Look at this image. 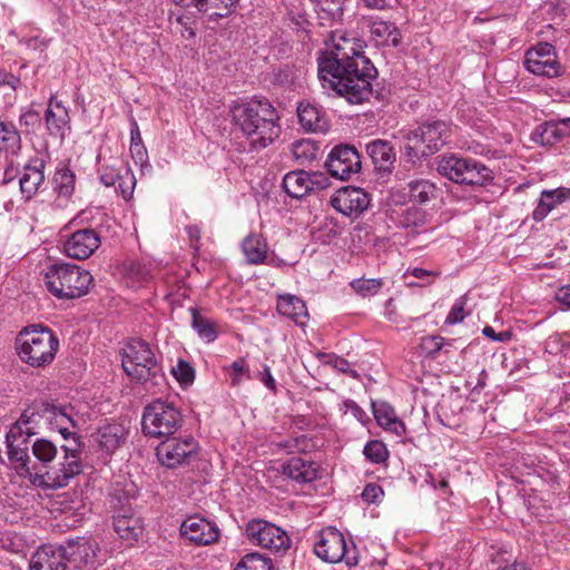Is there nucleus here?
Returning a JSON list of instances; mask_svg holds the SVG:
<instances>
[{
  "label": "nucleus",
  "mask_w": 570,
  "mask_h": 570,
  "mask_svg": "<svg viewBox=\"0 0 570 570\" xmlns=\"http://www.w3.org/2000/svg\"><path fill=\"white\" fill-rule=\"evenodd\" d=\"M317 75L324 89L344 97L350 104H362L373 94L372 80L377 70L356 48L353 38L342 36L331 50L320 53Z\"/></svg>",
  "instance_id": "f257e3e1"
},
{
  "label": "nucleus",
  "mask_w": 570,
  "mask_h": 570,
  "mask_svg": "<svg viewBox=\"0 0 570 570\" xmlns=\"http://www.w3.org/2000/svg\"><path fill=\"white\" fill-rule=\"evenodd\" d=\"M62 458L58 463H53L58 455V449L53 442L47 439H37L31 446L35 458L43 468V472H35L36 466L31 468V482L39 487L48 489H61L67 485L83 471L81 461L80 442L72 439L69 445L60 446Z\"/></svg>",
  "instance_id": "f03ea898"
},
{
  "label": "nucleus",
  "mask_w": 570,
  "mask_h": 570,
  "mask_svg": "<svg viewBox=\"0 0 570 570\" xmlns=\"http://www.w3.org/2000/svg\"><path fill=\"white\" fill-rule=\"evenodd\" d=\"M230 115L254 148H266L281 135L278 111L267 98L240 100L230 108Z\"/></svg>",
  "instance_id": "7ed1b4c3"
},
{
  "label": "nucleus",
  "mask_w": 570,
  "mask_h": 570,
  "mask_svg": "<svg viewBox=\"0 0 570 570\" xmlns=\"http://www.w3.org/2000/svg\"><path fill=\"white\" fill-rule=\"evenodd\" d=\"M59 348V340L47 326L35 324L23 327L16 337L19 358L31 367H45L53 360Z\"/></svg>",
  "instance_id": "20e7f679"
},
{
  "label": "nucleus",
  "mask_w": 570,
  "mask_h": 570,
  "mask_svg": "<svg viewBox=\"0 0 570 570\" xmlns=\"http://www.w3.org/2000/svg\"><path fill=\"white\" fill-rule=\"evenodd\" d=\"M122 368L128 376L146 386L147 391L161 385L165 376L149 344L131 340L122 350Z\"/></svg>",
  "instance_id": "39448f33"
},
{
  "label": "nucleus",
  "mask_w": 570,
  "mask_h": 570,
  "mask_svg": "<svg viewBox=\"0 0 570 570\" xmlns=\"http://www.w3.org/2000/svg\"><path fill=\"white\" fill-rule=\"evenodd\" d=\"M45 282L48 291L57 298L73 299L89 292L94 277L87 269L75 264L58 262L47 267Z\"/></svg>",
  "instance_id": "423d86ee"
},
{
  "label": "nucleus",
  "mask_w": 570,
  "mask_h": 570,
  "mask_svg": "<svg viewBox=\"0 0 570 570\" xmlns=\"http://www.w3.org/2000/svg\"><path fill=\"white\" fill-rule=\"evenodd\" d=\"M38 417L35 411H23L6 435L8 458L17 473L23 478H31L29 443L30 438L37 433Z\"/></svg>",
  "instance_id": "0eeeda50"
},
{
  "label": "nucleus",
  "mask_w": 570,
  "mask_h": 570,
  "mask_svg": "<svg viewBox=\"0 0 570 570\" xmlns=\"http://www.w3.org/2000/svg\"><path fill=\"white\" fill-rule=\"evenodd\" d=\"M451 131V125L444 120L429 121L410 131L404 145L406 160L415 165L435 154L449 141Z\"/></svg>",
  "instance_id": "6e6552de"
},
{
  "label": "nucleus",
  "mask_w": 570,
  "mask_h": 570,
  "mask_svg": "<svg viewBox=\"0 0 570 570\" xmlns=\"http://www.w3.org/2000/svg\"><path fill=\"white\" fill-rule=\"evenodd\" d=\"M438 171L455 184L485 186L493 180V173L482 163L456 155L443 156L438 163Z\"/></svg>",
  "instance_id": "1a4fd4ad"
},
{
  "label": "nucleus",
  "mask_w": 570,
  "mask_h": 570,
  "mask_svg": "<svg viewBox=\"0 0 570 570\" xmlns=\"http://www.w3.org/2000/svg\"><path fill=\"white\" fill-rule=\"evenodd\" d=\"M183 424V415L173 403L156 400L145 406L141 417V430L150 438H169Z\"/></svg>",
  "instance_id": "9d476101"
},
{
  "label": "nucleus",
  "mask_w": 570,
  "mask_h": 570,
  "mask_svg": "<svg viewBox=\"0 0 570 570\" xmlns=\"http://www.w3.org/2000/svg\"><path fill=\"white\" fill-rule=\"evenodd\" d=\"M314 551L320 559L330 563L344 561L348 567L358 563V551L354 542L348 546L343 533L332 527L320 532Z\"/></svg>",
  "instance_id": "9b49d317"
},
{
  "label": "nucleus",
  "mask_w": 570,
  "mask_h": 570,
  "mask_svg": "<svg viewBox=\"0 0 570 570\" xmlns=\"http://www.w3.org/2000/svg\"><path fill=\"white\" fill-rule=\"evenodd\" d=\"M248 541L275 552H284L291 546V539L286 531L263 519L249 521L245 529Z\"/></svg>",
  "instance_id": "f8f14e48"
},
{
  "label": "nucleus",
  "mask_w": 570,
  "mask_h": 570,
  "mask_svg": "<svg viewBox=\"0 0 570 570\" xmlns=\"http://www.w3.org/2000/svg\"><path fill=\"white\" fill-rule=\"evenodd\" d=\"M523 66L529 72L546 78H556L563 73L556 48L549 42H539L528 49Z\"/></svg>",
  "instance_id": "ddd939ff"
},
{
  "label": "nucleus",
  "mask_w": 570,
  "mask_h": 570,
  "mask_svg": "<svg viewBox=\"0 0 570 570\" xmlns=\"http://www.w3.org/2000/svg\"><path fill=\"white\" fill-rule=\"evenodd\" d=\"M325 165L332 177L346 180L361 171V155L352 145H337L328 154Z\"/></svg>",
  "instance_id": "4468645a"
},
{
  "label": "nucleus",
  "mask_w": 570,
  "mask_h": 570,
  "mask_svg": "<svg viewBox=\"0 0 570 570\" xmlns=\"http://www.w3.org/2000/svg\"><path fill=\"white\" fill-rule=\"evenodd\" d=\"M65 554L63 562L67 570H91L95 568L98 546L96 542L78 538L68 540L65 546H59Z\"/></svg>",
  "instance_id": "2eb2a0df"
},
{
  "label": "nucleus",
  "mask_w": 570,
  "mask_h": 570,
  "mask_svg": "<svg viewBox=\"0 0 570 570\" xmlns=\"http://www.w3.org/2000/svg\"><path fill=\"white\" fill-rule=\"evenodd\" d=\"M196 451L197 443L193 438L183 440L166 438V440L156 448V455L163 465L174 469L187 463Z\"/></svg>",
  "instance_id": "dca6fc26"
},
{
  "label": "nucleus",
  "mask_w": 570,
  "mask_h": 570,
  "mask_svg": "<svg viewBox=\"0 0 570 570\" xmlns=\"http://www.w3.org/2000/svg\"><path fill=\"white\" fill-rule=\"evenodd\" d=\"M370 195L358 187L346 186L336 190L331 197V205L338 213L357 218L370 206Z\"/></svg>",
  "instance_id": "f3484780"
},
{
  "label": "nucleus",
  "mask_w": 570,
  "mask_h": 570,
  "mask_svg": "<svg viewBox=\"0 0 570 570\" xmlns=\"http://www.w3.org/2000/svg\"><path fill=\"white\" fill-rule=\"evenodd\" d=\"M101 239L97 230L83 228L72 233L63 243V252L73 259L89 258L100 246Z\"/></svg>",
  "instance_id": "a211bd4d"
},
{
  "label": "nucleus",
  "mask_w": 570,
  "mask_h": 570,
  "mask_svg": "<svg viewBox=\"0 0 570 570\" xmlns=\"http://www.w3.org/2000/svg\"><path fill=\"white\" fill-rule=\"evenodd\" d=\"M46 155H37L23 166L19 185L22 196L30 200L45 183V168L47 165Z\"/></svg>",
  "instance_id": "6ab92c4d"
},
{
  "label": "nucleus",
  "mask_w": 570,
  "mask_h": 570,
  "mask_svg": "<svg viewBox=\"0 0 570 570\" xmlns=\"http://www.w3.org/2000/svg\"><path fill=\"white\" fill-rule=\"evenodd\" d=\"M180 533L197 546H207L217 541L218 527L215 523L199 517H189L180 525Z\"/></svg>",
  "instance_id": "aec40b11"
},
{
  "label": "nucleus",
  "mask_w": 570,
  "mask_h": 570,
  "mask_svg": "<svg viewBox=\"0 0 570 570\" xmlns=\"http://www.w3.org/2000/svg\"><path fill=\"white\" fill-rule=\"evenodd\" d=\"M45 124L50 136L63 139L70 131V116L67 107L56 95H51L45 111Z\"/></svg>",
  "instance_id": "412c9836"
},
{
  "label": "nucleus",
  "mask_w": 570,
  "mask_h": 570,
  "mask_svg": "<svg viewBox=\"0 0 570 570\" xmlns=\"http://www.w3.org/2000/svg\"><path fill=\"white\" fill-rule=\"evenodd\" d=\"M65 554L59 546L45 544L38 548L32 554L29 569L30 570H67L63 562Z\"/></svg>",
  "instance_id": "4be33fe9"
},
{
  "label": "nucleus",
  "mask_w": 570,
  "mask_h": 570,
  "mask_svg": "<svg viewBox=\"0 0 570 570\" xmlns=\"http://www.w3.org/2000/svg\"><path fill=\"white\" fill-rule=\"evenodd\" d=\"M277 312L285 317L291 318L296 325L303 327L309 317L306 303L293 294L277 295Z\"/></svg>",
  "instance_id": "5701e85b"
},
{
  "label": "nucleus",
  "mask_w": 570,
  "mask_h": 570,
  "mask_svg": "<svg viewBox=\"0 0 570 570\" xmlns=\"http://www.w3.org/2000/svg\"><path fill=\"white\" fill-rule=\"evenodd\" d=\"M366 151L377 170L386 174L392 173L396 154L390 141L375 139L366 145Z\"/></svg>",
  "instance_id": "b1692460"
},
{
  "label": "nucleus",
  "mask_w": 570,
  "mask_h": 570,
  "mask_svg": "<svg viewBox=\"0 0 570 570\" xmlns=\"http://www.w3.org/2000/svg\"><path fill=\"white\" fill-rule=\"evenodd\" d=\"M372 39L381 47H397L401 43L402 35L394 22L382 19L367 21Z\"/></svg>",
  "instance_id": "393cba45"
},
{
  "label": "nucleus",
  "mask_w": 570,
  "mask_h": 570,
  "mask_svg": "<svg viewBox=\"0 0 570 570\" xmlns=\"http://www.w3.org/2000/svg\"><path fill=\"white\" fill-rule=\"evenodd\" d=\"M127 438L126 429L119 423H108L100 426L96 433V442L106 454L114 453Z\"/></svg>",
  "instance_id": "a878e982"
},
{
  "label": "nucleus",
  "mask_w": 570,
  "mask_h": 570,
  "mask_svg": "<svg viewBox=\"0 0 570 570\" xmlns=\"http://www.w3.org/2000/svg\"><path fill=\"white\" fill-rule=\"evenodd\" d=\"M372 411L377 424L385 431L392 432L396 436L405 434V424L396 416L394 409L389 403L373 401Z\"/></svg>",
  "instance_id": "bb28decb"
},
{
  "label": "nucleus",
  "mask_w": 570,
  "mask_h": 570,
  "mask_svg": "<svg viewBox=\"0 0 570 570\" xmlns=\"http://www.w3.org/2000/svg\"><path fill=\"white\" fill-rule=\"evenodd\" d=\"M567 200H570V188L559 187L542 190L540 200L532 213L533 220H543L552 209Z\"/></svg>",
  "instance_id": "cd10ccee"
},
{
  "label": "nucleus",
  "mask_w": 570,
  "mask_h": 570,
  "mask_svg": "<svg viewBox=\"0 0 570 570\" xmlns=\"http://www.w3.org/2000/svg\"><path fill=\"white\" fill-rule=\"evenodd\" d=\"M283 474L287 478L301 482H312L317 478V469L311 461L302 458H292L282 466Z\"/></svg>",
  "instance_id": "c85d7f7f"
},
{
  "label": "nucleus",
  "mask_w": 570,
  "mask_h": 570,
  "mask_svg": "<svg viewBox=\"0 0 570 570\" xmlns=\"http://www.w3.org/2000/svg\"><path fill=\"white\" fill-rule=\"evenodd\" d=\"M242 249L246 262L250 265H259L267 258L268 245L266 239L258 234H249L242 243Z\"/></svg>",
  "instance_id": "c756f323"
},
{
  "label": "nucleus",
  "mask_w": 570,
  "mask_h": 570,
  "mask_svg": "<svg viewBox=\"0 0 570 570\" xmlns=\"http://www.w3.org/2000/svg\"><path fill=\"white\" fill-rule=\"evenodd\" d=\"M309 176L305 170H293L283 178V189L293 198H302L311 193Z\"/></svg>",
  "instance_id": "7c9ffc66"
},
{
  "label": "nucleus",
  "mask_w": 570,
  "mask_h": 570,
  "mask_svg": "<svg viewBox=\"0 0 570 570\" xmlns=\"http://www.w3.org/2000/svg\"><path fill=\"white\" fill-rule=\"evenodd\" d=\"M297 117L299 124L306 130L323 131L326 128V121L320 109L309 102H301L298 105Z\"/></svg>",
  "instance_id": "2f4dec72"
},
{
  "label": "nucleus",
  "mask_w": 570,
  "mask_h": 570,
  "mask_svg": "<svg viewBox=\"0 0 570 570\" xmlns=\"http://www.w3.org/2000/svg\"><path fill=\"white\" fill-rule=\"evenodd\" d=\"M561 129L558 127L556 121H546L538 125L532 134L531 140L540 146L551 147L563 140Z\"/></svg>",
  "instance_id": "473e14b6"
},
{
  "label": "nucleus",
  "mask_w": 570,
  "mask_h": 570,
  "mask_svg": "<svg viewBox=\"0 0 570 570\" xmlns=\"http://www.w3.org/2000/svg\"><path fill=\"white\" fill-rule=\"evenodd\" d=\"M114 528L118 537L129 544L137 541L142 532L139 520L132 515H116L114 518Z\"/></svg>",
  "instance_id": "72a5a7b5"
},
{
  "label": "nucleus",
  "mask_w": 570,
  "mask_h": 570,
  "mask_svg": "<svg viewBox=\"0 0 570 570\" xmlns=\"http://www.w3.org/2000/svg\"><path fill=\"white\" fill-rule=\"evenodd\" d=\"M238 0H197V10L209 17L210 20L224 18L233 12Z\"/></svg>",
  "instance_id": "f704fd0d"
},
{
  "label": "nucleus",
  "mask_w": 570,
  "mask_h": 570,
  "mask_svg": "<svg viewBox=\"0 0 570 570\" xmlns=\"http://www.w3.org/2000/svg\"><path fill=\"white\" fill-rule=\"evenodd\" d=\"M409 198L415 204H425L433 199L436 194L435 185L425 178H416L407 184Z\"/></svg>",
  "instance_id": "c9c22d12"
},
{
  "label": "nucleus",
  "mask_w": 570,
  "mask_h": 570,
  "mask_svg": "<svg viewBox=\"0 0 570 570\" xmlns=\"http://www.w3.org/2000/svg\"><path fill=\"white\" fill-rule=\"evenodd\" d=\"M191 326L202 340L208 343L214 342L218 336L217 324L208 317L198 313L197 308L191 307Z\"/></svg>",
  "instance_id": "e433bc0d"
},
{
  "label": "nucleus",
  "mask_w": 570,
  "mask_h": 570,
  "mask_svg": "<svg viewBox=\"0 0 570 570\" xmlns=\"http://www.w3.org/2000/svg\"><path fill=\"white\" fill-rule=\"evenodd\" d=\"M52 184L59 196L69 198L75 191V174L66 166L58 168L53 175Z\"/></svg>",
  "instance_id": "4c0bfd02"
},
{
  "label": "nucleus",
  "mask_w": 570,
  "mask_h": 570,
  "mask_svg": "<svg viewBox=\"0 0 570 570\" xmlns=\"http://www.w3.org/2000/svg\"><path fill=\"white\" fill-rule=\"evenodd\" d=\"M320 147L309 139L297 140L292 145V154L301 165H307L316 159Z\"/></svg>",
  "instance_id": "58836bf2"
},
{
  "label": "nucleus",
  "mask_w": 570,
  "mask_h": 570,
  "mask_svg": "<svg viewBox=\"0 0 570 570\" xmlns=\"http://www.w3.org/2000/svg\"><path fill=\"white\" fill-rule=\"evenodd\" d=\"M46 412L51 415L50 417L58 425L59 432L62 434L65 440H67L68 436L72 434L69 432V425L75 426V422L68 410L66 407L50 405L46 409Z\"/></svg>",
  "instance_id": "ea45409f"
},
{
  "label": "nucleus",
  "mask_w": 570,
  "mask_h": 570,
  "mask_svg": "<svg viewBox=\"0 0 570 570\" xmlns=\"http://www.w3.org/2000/svg\"><path fill=\"white\" fill-rule=\"evenodd\" d=\"M20 135L12 122L0 120V148L14 150L20 145Z\"/></svg>",
  "instance_id": "a19ab883"
},
{
  "label": "nucleus",
  "mask_w": 570,
  "mask_h": 570,
  "mask_svg": "<svg viewBox=\"0 0 570 570\" xmlns=\"http://www.w3.org/2000/svg\"><path fill=\"white\" fill-rule=\"evenodd\" d=\"M234 570H273L272 561L257 552L242 558Z\"/></svg>",
  "instance_id": "79ce46f5"
},
{
  "label": "nucleus",
  "mask_w": 570,
  "mask_h": 570,
  "mask_svg": "<svg viewBox=\"0 0 570 570\" xmlns=\"http://www.w3.org/2000/svg\"><path fill=\"white\" fill-rule=\"evenodd\" d=\"M322 19L340 20L343 16L344 0H313Z\"/></svg>",
  "instance_id": "37998d69"
},
{
  "label": "nucleus",
  "mask_w": 570,
  "mask_h": 570,
  "mask_svg": "<svg viewBox=\"0 0 570 570\" xmlns=\"http://www.w3.org/2000/svg\"><path fill=\"white\" fill-rule=\"evenodd\" d=\"M350 285L362 297H368L381 289L383 282L380 278H358L352 281Z\"/></svg>",
  "instance_id": "c03bdc74"
},
{
  "label": "nucleus",
  "mask_w": 570,
  "mask_h": 570,
  "mask_svg": "<svg viewBox=\"0 0 570 570\" xmlns=\"http://www.w3.org/2000/svg\"><path fill=\"white\" fill-rule=\"evenodd\" d=\"M363 453L372 463H383L389 458V451L385 444L379 440H372L364 446Z\"/></svg>",
  "instance_id": "a18cd8bd"
},
{
  "label": "nucleus",
  "mask_w": 570,
  "mask_h": 570,
  "mask_svg": "<svg viewBox=\"0 0 570 570\" xmlns=\"http://www.w3.org/2000/svg\"><path fill=\"white\" fill-rule=\"evenodd\" d=\"M429 223L428 214L417 207H410L407 208L401 218V224L409 228H419L423 227Z\"/></svg>",
  "instance_id": "49530a36"
},
{
  "label": "nucleus",
  "mask_w": 570,
  "mask_h": 570,
  "mask_svg": "<svg viewBox=\"0 0 570 570\" xmlns=\"http://www.w3.org/2000/svg\"><path fill=\"white\" fill-rule=\"evenodd\" d=\"M278 446L288 453H305L313 448L312 440L302 434L278 443Z\"/></svg>",
  "instance_id": "de8ad7c7"
},
{
  "label": "nucleus",
  "mask_w": 570,
  "mask_h": 570,
  "mask_svg": "<svg viewBox=\"0 0 570 570\" xmlns=\"http://www.w3.org/2000/svg\"><path fill=\"white\" fill-rule=\"evenodd\" d=\"M136 186V177L130 168L124 167L122 174L120 175L117 185L118 189L125 200H129L132 197L134 189Z\"/></svg>",
  "instance_id": "09e8293b"
},
{
  "label": "nucleus",
  "mask_w": 570,
  "mask_h": 570,
  "mask_svg": "<svg viewBox=\"0 0 570 570\" xmlns=\"http://www.w3.org/2000/svg\"><path fill=\"white\" fill-rule=\"evenodd\" d=\"M171 373L180 384H190L195 380L194 368L184 360L178 361Z\"/></svg>",
  "instance_id": "8fccbe9b"
},
{
  "label": "nucleus",
  "mask_w": 570,
  "mask_h": 570,
  "mask_svg": "<svg viewBox=\"0 0 570 570\" xmlns=\"http://www.w3.org/2000/svg\"><path fill=\"white\" fill-rule=\"evenodd\" d=\"M232 373V383L237 385L240 383L243 377L250 379L249 368L245 358L239 357L229 365Z\"/></svg>",
  "instance_id": "3c124183"
},
{
  "label": "nucleus",
  "mask_w": 570,
  "mask_h": 570,
  "mask_svg": "<svg viewBox=\"0 0 570 570\" xmlns=\"http://www.w3.org/2000/svg\"><path fill=\"white\" fill-rule=\"evenodd\" d=\"M468 296L462 295L460 298L456 299V302L453 304L451 311L449 312L446 316V323L448 324H458L462 322L465 318L464 314V306L466 305Z\"/></svg>",
  "instance_id": "603ef678"
},
{
  "label": "nucleus",
  "mask_w": 570,
  "mask_h": 570,
  "mask_svg": "<svg viewBox=\"0 0 570 570\" xmlns=\"http://www.w3.org/2000/svg\"><path fill=\"white\" fill-rule=\"evenodd\" d=\"M20 125L26 127V130L35 131L41 125L40 114L33 109H27L20 115Z\"/></svg>",
  "instance_id": "864d4df0"
},
{
  "label": "nucleus",
  "mask_w": 570,
  "mask_h": 570,
  "mask_svg": "<svg viewBox=\"0 0 570 570\" xmlns=\"http://www.w3.org/2000/svg\"><path fill=\"white\" fill-rule=\"evenodd\" d=\"M121 174H122V168L116 169L112 166H102L100 169V176H99L100 181L107 187L116 186Z\"/></svg>",
  "instance_id": "5fc2aeb1"
},
{
  "label": "nucleus",
  "mask_w": 570,
  "mask_h": 570,
  "mask_svg": "<svg viewBox=\"0 0 570 570\" xmlns=\"http://www.w3.org/2000/svg\"><path fill=\"white\" fill-rule=\"evenodd\" d=\"M383 494V489L380 485L375 483H368L363 489L362 499L367 503H376L380 501Z\"/></svg>",
  "instance_id": "6e6d98bb"
},
{
  "label": "nucleus",
  "mask_w": 570,
  "mask_h": 570,
  "mask_svg": "<svg viewBox=\"0 0 570 570\" xmlns=\"http://www.w3.org/2000/svg\"><path fill=\"white\" fill-rule=\"evenodd\" d=\"M130 154L134 161L140 167L148 164V154L144 144H130Z\"/></svg>",
  "instance_id": "4d7b16f0"
},
{
  "label": "nucleus",
  "mask_w": 570,
  "mask_h": 570,
  "mask_svg": "<svg viewBox=\"0 0 570 570\" xmlns=\"http://www.w3.org/2000/svg\"><path fill=\"white\" fill-rule=\"evenodd\" d=\"M326 357L328 358L327 363L332 364L337 371L347 373L352 377L356 376V371L351 368V364L345 358L336 355H326Z\"/></svg>",
  "instance_id": "13d9d810"
},
{
  "label": "nucleus",
  "mask_w": 570,
  "mask_h": 570,
  "mask_svg": "<svg viewBox=\"0 0 570 570\" xmlns=\"http://www.w3.org/2000/svg\"><path fill=\"white\" fill-rule=\"evenodd\" d=\"M308 176H309L308 185L311 187V193L315 191V190L325 189L330 185L328 178L323 173L313 171V173H308Z\"/></svg>",
  "instance_id": "bf43d9fd"
},
{
  "label": "nucleus",
  "mask_w": 570,
  "mask_h": 570,
  "mask_svg": "<svg viewBox=\"0 0 570 570\" xmlns=\"http://www.w3.org/2000/svg\"><path fill=\"white\" fill-rule=\"evenodd\" d=\"M482 334L494 342H508L512 337V333L510 331H502L497 333L492 326H485L482 330Z\"/></svg>",
  "instance_id": "052dcab7"
},
{
  "label": "nucleus",
  "mask_w": 570,
  "mask_h": 570,
  "mask_svg": "<svg viewBox=\"0 0 570 570\" xmlns=\"http://www.w3.org/2000/svg\"><path fill=\"white\" fill-rule=\"evenodd\" d=\"M422 346L429 353L433 354L439 352L443 346V337L441 336H429L422 341Z\"/></svg>",
  "instance_id": "680f3d73"
},
{
  "label": "nucleus",
  "mask_w": 570,
  "mask_h": 570,
  "mask_svg": "<svg viewBox=\"0 0 570 570\" xmlns=\"http://www.w3.org/2000/svg\"><path fill=\"white\" fill-rule=\"evenodd\" d=\"M344 404L346 410L350 411L356 420H358L360 422H364V420L366 419V413L363 411L361 406H358L352 400L345 401Z\"/></svg>",
  "instance_id": "e2e57ef3"
},
{
  "label": "nucleus",
  "mask_w": 570,
  "mask_h": 570,
  "mask_svg": "<svg viewBox=\"0 0 570 570\" xmlns=\"http://www.w3.org/2000/svg\"><path fill=\"white\" fill-rule=\"evenodd\" d=\"M261 381L263 384L272 391L276 390V382L272 375L269 366L265 365L261 372Z\"/></svg>",
  "instance_id": "0e129e2a"
},
{
  "label": "nucleus",
  "mask_w": 570,
  "mask_h": 570,
  "mask_svg": "<svg viewBox=\"0 0 570 570\" xmlns=\"http://www.w3.org/2000/svg\"><path fill=\"white\" fill-rule=\"evenodd\" d=\"M406 274L407 275H412L414 276L415 278H419V279H426L431 276H438L439 273L436 272H433V271H429V269H424V268H421V267H414V268H409L406 271Z\"/></svg>",
  "instance_id": "69168bd1"
},
{
  "label": "nucleus",
  "mask_w": 570,
  "mask_h": 570,
  "mask_svg": "<svg viewBox=\"0 0 570 570\" xmlns=\"http://www.w3.org/2000/svg\"><path fill=\"white\" fill-rule=\"evenodd\" d=\"M556 299L570 308V284L563 285L557 291Z\"/></svg>",
  "instance_id": "338daca9"
},
{
  "label": "nucleus",
  "mask_w": 570,
  "mask_h": 570,
  "mask_svg": "<svg viewBox=\"0 0 570 570\" xmlns=\"http://www.w3.org/2000/svg\"><path fill=\"white\" fill-rule=\"evenodd\" d=\"M558 127L561 129L563 137L570 136V117L559 119L556 121Z\"/></svg>",
  "instance_id": "774afa93"
}]
</instances>
